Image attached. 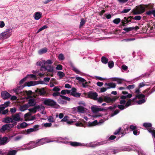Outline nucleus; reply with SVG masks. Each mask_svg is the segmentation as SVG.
<instances>
[{"instance_id": "nucleus-14", "label": "nucleus", "mask_w": 155, "mask_h": 155, "mask_svg": "<svg viewBox=\"0 0 155 155\" xmlns=\"http://www.w3.org/2000/svg\"><path fill=\"white\" fill-rule=\"evenodd\" d=\"M88 96L91 99L95 101L97 100V98L98 96V94L96 92L91 91L89 92Z\"/></svg>"}, {"instance_id": "nucleus-45", "label": "nucleus", "mask_w": 155, "mask_h": 155, "mask_svg": "<svg viewBox=\"0 0 155 155\" xmlns=\"http://www.w3.org/2000/svg\"><path fill=\"white\" fill-rule=\"evenodd\" d=\"M147 99V98H146V99H140L139 101H137V103L139 104H142L146 101Z\"/></svg>"}, {"instance_id": "nucleus-64", "label": "nucleus", "mask_w": 155, "mask_h": 155, "mask_svg": "<svg viewBox=\"0 0 155 155\" xmlns=\"http://www.w3.org/2000/svg\"><path fill=\"white\" fill-rule=\"evenodd\" d=\"M141 16L140 15L136 16L134 17L133 19L135 20H140L141 19Z\"/></svg>"}, {"instance_id": "nucleus-18", "label": "nucleus", "mask_w": 155, "mask_h": 155, "mask_svg": "<svg viewBox=\"0 0 155 155\" xmlns=\"http://www.w3.org/2000/svg\"><path fill=\"white\" fill-rule=\"evenodd\" d=\"M133 148L134 147L133 145L125 146L120 149V150L122 151H130L134 150Z\"/></svg>"}, {"instance_id": "nucleus-58", "label": "nucleus", "mask_w": 155, "mask_h": 155, "mask_svg": "<svg viewBox=\"0 0 155 155\" xmlns=\"http://www.w3.org/2000/svg\"><path fill=\"white\" fill-rule=\"evenodd\" d=\"M91 109L92 111L94 112H97L99 110V108L94 107H91Z\"/></svg>"}, {"instance_id": "nucleus-28", "label": "nucleus", "mask_w": 155, "mask_h": 155, "mask_svg": "<svg viewBox=\"0 0 155 155\" xmlns=\"http://www.w3.org/2000/svg\"><path fill=\"white\" fill-rule=\"evenodd\" d=\"M77 108L78 111L80 113H84L85 112V108L83 107L78 106Z\"/></svg>"}, {"instance_id": "nucleus-42", "label": "nucleus", "mask_w": 155, "mask_h": 155, "mask_svg": "<svg viewBox=\"0 0 155 155\" xmlns=\"http://www.w3.org/2000/svg\"><path fill=\"white\" fill-rule=\"evenodd\" d=\"M145 95L141 94L136 95V97H137L139 99H146V98H145Z\"/></svg>"}, {"instance_id": "nucleus-8", "label": "nucleus", "mask_w": 155, "mask_h": 155, "mask_svg": "<svg viewBox=\"0 0 155 155\" xmlns=\"http://www.w3.org/2000/svg\"><path fill=\"white\" fill-rule=\"evenodd\" d=\"M132 96V94H128L126 95H122L120 97L121 99L120 101V104H122L124 105H125L126 103V101L125 99L127 98H131Z\"/></svg>"}, {"instance_id": "nucleus-2", "label": "nucleus", "mask_w": 155, "mask_h": 155, "mask_svg": "<svg viewBox=\"0 0 155 155\" xmlns=\"http://www.w3.org/2000/svg\"><path fill=\"white\" fill-rule=\"evenodd\" d=\"M107 143V141L106 140L102 141L100 142H98L96 143L95 142H91L88 143H84V146L86 147H96L103 145L104 144H106Z\"/></svg>"}, {"instance_id": "nucleus-32", "label": "nucleus", "mask_w": 155, "mask_h": 155, "mask_svg": "<svg viewBox=\"0 0 155 155\" xmlns=\"http://www.w3.org/2000/svg\"><path fill=\"white\" fill-rule=\"evenodd\" d=\"M129 22V21L127 18L126 17L124 18V19H123L121 21L122 25L125 26Z\"/></svg>"}, {"instance_id": "nucleus-61", "label": "nucleus", "mask_w": 155, "mask_h": 155, "mask_svg": "<svg viewBox=\"0 0 155 155\" xmlns=\"http://www.w3.org/2000/svg\"><path fill=\"white\" fill-rule=\"evenodd\" d=\"M110 85L109 86L110 87L109 88H115L116 87V84L110 82L109 83Z\"/></svg>"}, {"instance_id": "nucleus-47", "label": "nucleus", "mask_w": 155, "mask_h": 155, "mask_svg": "<svg viewBox=\"0 0 155 155\" xmlns=\"http://www.w3.org/2000/svg\"><path fill=\"white\" fill-rule=\"evenodd\" d=\"M71 67L72 68V70L74 71L77 74H79L80 73V71L77 68H75L74 66L72 65Z\"/></svg>"}, {"instance_id": "nucleus-7", "label": "nucleus", "mask_w": 155, "mask_h": 155, "mask_svg": "<svg viewBox=\"0 0 155 155\" xmlns=\"http://www.w3.org/2000/svg\"><path fill=\"white\" fill-rule=\"evenodd\" d=\"M21 112L17 113L15 114H12L11 117L13 120V121L18 122L19 121H22V119L20 117Z\"/></svg>"}, {"instance_id": "nucleus-15", "label": "nucleus", "mask_w": 155, "mask_h": 155, "mask_svg": "<svg viewBox=\"0 0 155 155\" xmlns=\"http://www.w3.org/2000/svg\"><path fill=\"white\" fill-rule=\"evenodd\" d=\"M9 141L7 137H4L2 138L0 137V145L5 144Z\"/></svg>"}, {"instance_id": "nucleus-55", "label": "nucleus", "mask_w": 155, "mask_h": 155, "mask_svg": "<svg viewBox=\"0 0 155 155\" xmlns=\"http://www.w3.org/2000/svg\"><path fill=\"white\" fill-rule=\"evenodd\" d=\"M43 61L44 64H51L53 63L52 61L51 60H48L46 61L45 60H43Z\"/></svg>"}, {"instance_id": "nucleus-41", "label": "nucleus", "mask_w": 155, "mask_h": 155, "mask_svg": "<svg viewBox=\"0 0 155 155\" xmlns=\"http://www.w3.org/2000/svg\"><path fill=\"white\" fill-rule=\"evenodd\" d=\"M101 62L104 64H106L108 63V60L106 57L103 56L101 58Z\"/></svg>"}, {"instance_id": "nucleus-34", "label": "nucleus", "mask_w": 155, "mask_h": 155, "mask_svg": "<svg viewBox=\"0 0 155 155\" xmlns=\"http://www.w3.org/2000/svg\"><path fill=\"white\" fill-rule=\"evenodd\" d=\"M129 130V127L128 126H127L124 128V130L123 131L122 130V132H121V134H122V135L121 136L122 137L123 135H124L128 133Z\"/></svg>"}, {"instance_id": "nucleus-40", "label": "nucleus", "mask_w": 155, "mask_h": 155, "mask_svg": "<svg viewBox=\"0 0 155 155\" xmlns=\"http://www.w3.org/2000/svg\"><path fill=\"white\" fill-rule=\"evenodd\" d=\"M132 100L131 99H129L126 102L125 105V107L126 108L128 107L130 105H132Z\"/></svg>"}, {"instance_id": "nucleus-56", "label": "nucleus", "mask_w": 155, "mask_h": 155, "mask_svg": "<svg viewBox=\"0 0 155 155\" xmlns=\"http://www.w3.org/2000/svg\"><path fill=\"white\" fill-rule=\"evenodd\" d=\"M58 58L60 60H63L64 59V54L62 53L60 54L58 56Z\"/></svg>"}, {"instance_id": "nucleus-63", "label": "nucleus", "mask_w": 155, "mask_h": 155, "mask_svg": "<svg viewBox=\"0 0 155 155\" xmlns=\"http://www.w3.org/2000/svg\"><path fill=\"white\" fill-rule=\"evenodd\" d=\"M135 87L134 84H132L130 85H129L127 86L126 87V89L130 90L133 89Z\"/></svg>"}, {"instance_id": "nucleus-49", "label": "nucleus", "mask_w": 155, "mask_h": 155, "mask_svg": "<svg viewBox=\"0 0 155 155\" xmlns=\"http://www.w3.org/2000/svg\"><path fill=\"white\" fill-rule=\"evenodd\" d=\"M108 67L110 68H112L114 66V63L113 61H110L108 63Z\"/></svg>"}, {"instance_id": "nucleus-4", "label": "nucleus", "mask_w": 155, "mask_h": 155, "mask_svg": "<svg viewBox=\"0 0 155 155\" xmlns=\"http://www.w3.org/2000/svg\"><path fill=\"white\" fill-rule=\"evenodd\" d=\"M12 31V28H8L2 33L5 39L8 38L11 35Z\"/></svg>"}, {"instance_id": "nucleus-62", "label": "nucleus", "mask_w": 155, "mask_h": 155, "mask_svg": "<svg viewBox=\"0 0 155 155\" xmlns=\"http://www.w3.org/2000/svg\"><path fill=\"white\" fill-rule=\"evenodd\" d=\"M133 14L134 15H139L141 14L140 12L139 11L137 8L136 9L133 11Z\"/></svg>"}, {"instance_id": "nucleus-33", "label": "nucleus", "mask_w": 155, "mask_h": 155, "mask_svg": "<svg viewBox=\"0 0 155 155\" xmlns=\"http://www.w3.org/2000/svg\"><path fill=\"white\" fill-rule=\"evenodd\" d=\"M47 49L46 48H44L39 50L38 53L39 54H41L45 53L47 51Z\"/></svg>"}, {"instance_id": "nucleus-43", "label": "nucleus", "mask_w": 155, "mask_h": 155, "mask_svg": "<svg viewBox=\"0 0 155 155\" xmlns=\"http://www.w3.org/2000/svg\"><path fill=\"white\" fill-rule=\"evenodd\" d=\"M76 78L77 80L82 82L86 81V80L84 78L79 76H76Z\"/></svg>"}, {"instance_id": "nucleus-24", "label": "nucleus", "mask_w": 155, "mask_h": 155, "mask_svg": "<svg viewBox=\"0 0 155 155\" xmlns=\"http://www.w3.org/2000/svg\"><path fill=\"white\" fill-rule=\"evenodd\" d=\"M28 125V124L26 123L23 122L20 124L18 125L17 126V128L18 129H20L21 128H25Z\"/></svg>"}, {"instance_id": "nucleus-38", "label": "nucleus", "mask_w": 155, "mask_h": 155, "mask_svg": "<svg viewBox=\"0 0 155 155\" xmlns=\"http://www.w3.org/2000/svg\"><path fill=\"white\" fill-rule=\"evenodd\" d=\"M38 93L41 96L45 95L46 94V92L44 88L40 89L38 91Z\"/></svg>"}, {"instance_id": "nucleus-20", "label": "nucleus", "mask_w": 155, "mask_h": 155, "mask_svg": "<svg viewBox=\"0 0 155 155\" xmlns=\"http://www.w3.org/2000/svg\"><path fill=\"white\" fill-rule=\"evenodd\" d=\"M42 13L39 12H35L33 15L34 19L36 20H39L41 17Z\"/></svg>"}, {"instance_id": "nucleus-23", "label": "nucleus", "mask_w": 155, "mask_h": 155, "mask_svg": "<svg viewBox=\"0 0 155 155\" xmlns=\"http://www.w3.org/2000/svg\"><path fill=\"white\" fill-rule=\"evenodd\" d=\"M70 144L72 146L76 147L78 146H83L84 145V143H81L77 142H70Z\"/></svg>"}, {"instance_id": "nucleus-21", "label": "nucleus", "mask_w": 155, "mask_h": 155, "mask_svg": "<svg viewBox=\"0 0 155 155\" xmlns=\"http://www.w3.org/2000/svg\"><path fill=\"white\" fill-rule=\"evenodd\" d=\"M9 139H12L13 141H16L20 140L21 138V137L20 135L15 136V135H14L10 136H9Z\"/></svg>"}, {"instance_id": "nucleus-54", "label": "nucleus", "mask_w": 155, "mask_h": 155, "mask_svg": "<svg viewBox=\"0 0 155 155\" xmlns=\"http://www.w3.org/2000/svg\"><path fill=\"white\" fill-rule=\"evenodd\" d=\"M97 155H107L108 153L106 151H102V152H101L97 151Z\"/></svg>"}, {"instance_id": "nucleus-11", "label": "nucleus", "mask_w": 155, "mask_h": 155, "mask_svg": "<svg viewBox=\"0 0 155 155\" xmlns=\"http://www.w3.org/2000/svg\"><path fill=\"white\" fill-rule=\"evenodd\" d=\"M24 87V86L23 85L18 86L16 88L13 89V91L16 94H19L22 93V91H21V89H22Z\"/></svg>"}, {"instance_id": "nucleus-17", "label": "nucleus", "mask_w": 155, "mask_h": 155, "mask_svg": "<svg viewBox=\"0 0 155 155\" xmlns=\"http://www.w3.org/2000/svg\"><path fill=\"white\" fill-rule=\"evenodd\" d=\"M69 117L68 116H65L61 120V121L66 122L68 124H71L74 122V121L72 119H69Z\"/></svg>"}, {"instance_id": "nucleus-19", "label": "nucleus", "mask_w": 155, "mask_h": 155, "mask_svg": "<svg viewBox=\"0 0 155 155\" xmlns=\"http://www.w3.org/2000/svg\"><path fill=\"white\" fill-rule=\"evenodd\" d=\"M106 120L105 119H101L98 122H97V120H95L91 124L92 125H100L102 124Z\"/></svg>"}, {"instance_id": "nucleus-1", "label": "nucleus", "mask_w": 155, "mask_h": 155, "mask_svg": "<svg viewBox=\"0 0 155 155\" xmlns=\"http://www.w3.org/2000/svg\"><path fill=\"white\" fill-rule=\"evenodd\" d=\"M43 138L39 140L37 142H31L30 143L27 145L26 147L22 148L18 150H30L37 146L45 144L44 143Z\"/></svg>"}, {"instance_id": "nucleus-16", "label": "nucleus", "mask_w": 155, "mask_h": 155, "mask_svg": "<svg viewBox=\"0 0 155 155\" xmlns=\"http://www.w3.org/2000/svg\"><path fill=\"white\" fill-rule=\"evenodd\" d=\"M148 131L153 136L154 143V152H155V130L153 128H151L148 130Z\"/></svg>"}, {"instance_id": "nucleus-10", "label": "nucleus", "mask_w": 155, "mask_h": 155, "mask_svg": "<svg viewBox=\"0 0 155 155\" xmlns=\"http://www.w3.org/2000/svg\"><path fill=\"white\" fill-rule=\"evenodd\" d=\"M104 101L107 103H109L115 101L117 99V98L115 97L110 98V97L108 96H104Z\"/></svg>"}, {"instance_id": "nucleus-35", "label": "nucleus", "mask_w": 155, "mask_h": 155, "mask_svg": "<svg viewBox=\"0 0 155 155\" xmlns=\"http://www.w3.org/2000/svg\"><path fill=\"white\" fill-rule=\"evenodd\" d=\"M46 71H47L49 72H52L53 71V68L50 65H47L45 66Z\"/></svg>"}, {"instance_id": "nucleus-60", "label": "nucleus", "mask_w": 155, "mask_h": 155, "mask_svg": "<svg viewBox=\"0 0 155 155\" xmlns=\"http://www.w3.org/2000/svg\"><path fill=\"white\" fill-rule=\"evenodd\" d=\"M61 89L58 86H55L52 90V91L56 92H58Z\"/></svg>"}, {"instance_id": "nucleus-9", "label": "nucleus", "mask_w": 155, "mask_h": 155, "mask_svg": "<svg viewBox=\"0 0 155 155\" xmlns=\"http://www.w3.org/2000/svg\"><path fill=\"white\" fill-rule=\"evenodd\" d=\"M71 95L76 97H80L81 94L80 93H77V89L74 87H72L71 90Z\"/></svg>"}, {"instance_id": "nucleus-5", "label": "nucleus", "mask_w": 155, "mask_h": 155, "mask_svg": "<svg viewBox=\"0 0 155 155\" xmlns=\"http://www.w3.org/2000/svg\"><path fill=\"white\" fill-rule=\"evenodd\" d=\"M43 104L47 106H54L57 104L56 103L51 99H46L43 101Z\"/></svg>"}, {"instance_id": "nucleus-50", "label": "nucleus", "mask_w": 155, "mask_h": 155, "mask_svg": "<svg viewBox=\"0 0 155 155\" xmlns=\"http://www.w3.org/2000/svg\"><path fill=\"white\" fill-rule=\"evenodd\" d=\"M117 107L119 109L121 110H122L126 108L125 105L121 104L118 105Z\"/></svg>"}, {"instance_id": "nucleus-57", "label": "nucleus", "mask_w": 155, "mask_h": 155, "mask_svg": "<svg viewBox=\"0 0 155 155\" xmlns=\"http://www.w3.org/2000/svg\"><path fill=\"white\" fill-rule=\"evenodd\" d=\"M36 108H35V106L33 108H29L28 110L30 112H32L33 113H35L36 111Z\"/></svg>"}, {"instance_id": "nucleus-6", "label": "nucleus", "mask_w": 155, "mask_h": 155, "mask_svg": "<svg viewBox=\"0 0 155 155\" xmlns=\"http://www.w3.org/2000/svg\"><path fill=\"white\" fill-rule=\"evenodd\" d=\"M40 126L39 125H34L33 128L27 129L26 131L27 134H29L31 132H36L38 131L40 128Z\"/></svg>"}, {"instance_id": "nucleus-48", "label": "nucleus", "mask_w": 155, "mask_h": 155, "mask_svg": "<svg viewBox=\"0 0 155 155\" xmlns=\"http://www.w3.org/2000/svg\"><path fill=\"white\" fill-rule=\"evenodd\" d=\"M104 100V97L102 98V97H99L97 98V100L95 101H97L98 103L100 104L102 103Z\"/></svg>"}, {"instance_id": "nucleus-22", "label": "nucleus", "mask_w": 155, "mask_h": 155, "mask_svg": "<svg viewBox=\"0 0 155 155\" xmlns=\"http://www.w3.org/2000/svg\"><path fill=\"white\" fill-rule=\"evenodd\" d=\"M36 102L35 101L34 98H31L29 100L28 103L27 104H28V107L30 106H34Z\"/></svg>"}, {"instance_id": "nucleus-30", "label": "nucleus", "mask_w": 155, "mask_h": 155, "mask_svg": "<svg viewBox=\"0 0 155 155\" xmlns=\"http://www.w3.org/2000/svg\"><path fill=\"white\" fill-rule=\"evenodd\" d=\"M145 14L146 15L148 16H150L152 14L154 17H155V9L147 11L146 12Z\"/></svg>"}, {"instance_id": "nucleus-52", "label": "nucleus", "mask_w": 155, "mask_h": 155, "mask_svg": "<svg viewBox=\"0 0 155 155\" xmlns=\"http://www.w3.org/2000/svg\"><path fill=\"white\" fill-rule=\"evenodd\" d=\"M48 28V26L47 25H44L42 27L40 28L38 31L37 32V33H38L40 31H41L44 30V29H45L46 28Z\"/></svg>"}, {"instance_id": "nucleus-46", "label": "nucleus", "mask_w": 155, "mask_h": 155, "mask_svg": "<svg viewBox=\"0 0 155 155\" xmlns=\"http://www.w3.org/2000/svg\"><path fill=\"white\" fill-rule=\"evenodd\" d=\"M57 74L59 76L60 79H61L63 78L65 75L64 73L61 71L58 72Z\"/></svg>"}, {"instance_id": "nucleus-31", "label": "nucleus", "mask_w": 155, "mask_h": 155, "mask_svg": "<svg viewBox=\"0 0 155 155\" xmlns=\"http://www.w3.org/2000/svg\"><path fill=\"white\" fill-rule=\"evenodd\" d=\"M7 130H9L6 124L3 125L2 127L0 129V132L2 133H3Z\"/></svg>"}, {"instance_id": "nucleus-36", "label": "nucleus", "mask_w": 155, "mask_h": 155, "mask_svg": "<svg viewBox=\"0 0 155 155\" xmlns=\"http://www.w3.org/2000/svg\"><path fill=\"white\" fill-rule=\"evenodd\" d=\"M35 108L38 110H43L45 109V107L41 104L35 106Z\"/></svg>"}, {"instance_id": "nucleus-26", "label": "nucleus", "mask_w": 155, "mask_h": 155, "mask_svg": "<svg viewBox=\"0 0 155 155\" xmlns=\"http://www.w3.org/2000/svg\"><path fill=\"white\" fill-rule=\"evenodd\" d=\"M36 84L35 83V82L33 81H30L26 82L25 84L24 85V87H30L31 86H35Z\"/></svg>"}, {"instance_id": "nucleus-13", "label": "nucleus", "mask_w": 155, "mask_h": 155, "mask_svg": "<svg viewBox=\"0 0 155 155\" xmlns=\"http://www.w3.org/2000/svg\"><path fill=\"white\" fill-rule=\"evenodd\" d=\"M148 7V5H145L144 6H143L141 5H140L137 6V8L141 14L144 12L146 8H147Z\"/></svg>"}, {"instance_id": "nucleus-53", "label": "nucleus", "mask_w": 155, "mask_h": 155, "mask_svg": "<svg viewBox=\"0 0 155 155\" xmlns=\"http://www.w3.org/2000/svg\"><path fill=\"white\" fill-rule=\"evenodd\" d=\"M43 139L44 140V141L45 142L44 143H45L55 141L51 140L50 139L48 138H43Z\"/></svg>"}, {"instance_id": "nucleus-37", "label": "nucleus", "mask_w": 155, "mask_h": 155, "mask_svg": "<svg viewBox=\"0 0 155 155\" xmlns=\"http://www.w3.org/2000/svg\"><path fill=\"white\" fill-rule=\"evenodd\" d=\"M136 28L134 27H130L128 28H124L123 30L127 32H128L129 31H132L134 30Z\"/></svg>"}, {"instance_id": "nucleus-25", "label": "nucleus", "mask_w": 155, "mask_h": 155, "mask_svg": "<svg viewBox=\"0 0 155 155\" xmlns=\"http://www.w3.org/2000/svg\"><path fill=\"white\" fill-rule=\"evenodd\" d=\"M3 122L6 123L10 122L12 123L13 122V120L12 117H5L3 119Z\"/></svg>"}, {"instance_id": "nucleus-51", "label": "nucleus", "mask_w": 155, "mask_h": 155, "mask_svg": "<svg viewBox=\"0 0 155 155\" xmlns=\"http://www.w3.org/2000/svg\"><path fill=\"white\" fill-rule=\"evenodd\" d=\"M121 21V20L120 18H116L113 21V22L116 24H119Z\"/></svg>"}, {"instance_id": "nucleus-44", "label": "nucleus", "mask_w": 155, "mask_h": 155, "mask_svg": "<svg viewBox=\"0 0 155 155\" xmlns=\"http://www.w3.org/2000/svg\"><path fill=\"white\" fill-rule=\"evenodd\" d=\"M17 152V151L16 150H10L9 151L8 154L7 155H15Z\"/></svg>"}, {"instance_id": "nucleus-12", "label": "nucleus", "mask_w": 155, "mask_h": 155, "mask_svg": "<svg viewBox=\"0 0 155 155\" xmlns=\"http://www.w3.org/2000/svg\"><path fill=\"white\" fill-rule=\"evenodd\" d=\"M1 96L3 99L5 100L9 98L11 96V95L7 91H3L1 93Z\"/></svg>"}, {"instance_id": "nucleus-27", "label": "nucleus", "mask_w": 155, "mask_h": 155, "mask_svg": "<svg viewBox=\"0 0 155 155\" xmlns=\"http://www.w3.org/2000/svg\"><path fill=\"white\" fill-rule=\"evenodd\" d=\"M28 108V104H27L21 106L19 107L20 110L21 111H24L25 110H27Z\"/></svg>"}, {"instance_id": "nucleus-39", "label": "nucleus", "mask_w": 155, "mask_h": 155, "mask_svg": "<svg viewBox=\"0 0 155 155\" xmlns=\"http://www.w3.org/2000/svg\"><path fill=\"white\" fill-rule=\"evenodd\" d=\"M71 91V90H68L67 89L63 90L61 91V93L62 94H68L69 93H70Z\"/></svg>"}, {"instance_id": "nucleus-29", "label": "nucleus", "mask_w": 155, "mask_h": 155, "mask_svg": "<svg viewBox=\"0 0 155 155\" xmlns=\"http://www.w3.org/2000/svg\"><path fill=\"white\" fill-rule=\"evenodd\" d=\"M150 88H149L144 90L143 93L145 94V96L147 97L152 93H151V91H150Z\"/></svg>"}, {"instance_id": "nucleus-59", "label": "nucleus", "mask_w": 155, "mask_h": 155, "mask_svg": "<svg viewBox=\"0 0 155 155\" xmlns=\"http://www.w3.org/2000/svg\"><path fill=\"white\" fill-rule=\"evenodd\" d=\"M143 126L145 127H150L152 126V124L150 123H145L143 124Z\"/></svg>"}, {"instance_id": "nucleus-3", "label": "nucleus", "mask_w": 155, "mask_h": 155, "mask_svg": "<svg viewBox=\"0 0 155 155\" xmlns=\"http://www.w3.org/2000/svg\"><path fill=\"white\" fill-rule=\"evenodd\" d=\"M71 99L69 97H66L62 95H60V97L58 99V102L59 104H67V101H70Z\"/></svg>"}]
</instances>
